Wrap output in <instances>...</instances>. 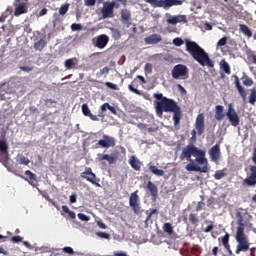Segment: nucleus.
I'll return each mask as SVG.
<instances>
[{
  "label": "nucleus",
  "mask_w": 256,
  "mask_h": 256,
  "mask_svg": "<svg viewBox=\"0 0 256 256\" xmlns=\"http://www.w3.org/2000/svg\"><path fill=\"white\" fill-rule=\"evenodd\" d=\"M215 119L216 121H223L225 119V107L222 105L215 106Z\"/></svg>",
  "instance_id": "obj_20"
},
{
  "label": "nucleus",
  "mask_w": 256,
  "mask_h": 256,
  "mask_svg": "<svg viewBox=\"0 0 256 256\" xmlns=\"http://www.w3.org/2000/svg\"><path fill=\"white\" fill-rule=\"evenodd\" d=\"M167 21L170 25H177V23H178L177 16H173L172 18H169Z\"/></svg>",
  "instance_id": "obj_57"
},
{
  "label": "nucleus",
  "mask_w": 256,
  "mask_h": 256,
  "mask_svg": "<svg viewBox=\"0 0 256 256\" xmlns=\"http://www.w3.org/2000/svg\"><path fill=\"white\" fill-rule=\"evenodd\" d=\"M128 89L129 91H131L132 93H135L136 95H141V91L133 87V85L131 84L128 85Z\"/></svg>",
  "instance_id": "obj_50"
},
{
  "label": "nucleus",
  "mask_w": 256,
  "mask_h": 256,
  "mask_svg": "<svg viewBox=\"0 0 256 256\" xmlns=\"http://www.w3.org/2000/svg\"><path fill=\"white\" fill-rule=\"evenodd\" d=\"M108 111L112 112L113 115H117V109H115V107L113 106H110L109 104H108Z\"/></svg>",
  "instance_id": "obj_61"
},
{
  "label": "nucleus",
  "mask_w": 256,
  "mask_h": 256,
  "mask_svg": "<svg viewBox=\"0 0 256 256\" xmlns=\"http://www.w3.org/2000/svg\"><path fill=\"white\" fill-rule=\"evenodd\" d=\"M78 219H80V221H89L91 218L89 216L85 215L84 213H79Z\"/></svg>",
  "instance_id": "obj_51"
},
{
  "label": "nucleus",
  "mask_w": 256,
  "mask_h": 256,
  "mask_svg": "<svg viewBox=\"0 0 256 256\" xmlns=\"http://www.w3.org/2000/svg\"><path fill=\"white\" fill-rule=\"evenodd\" d=\"M46 45L47 42L44 39H40L39 41L35 42L34 49H36V51H43Z\"/></svg>",
  "instance_id": "obj_25"
},
{
  "label": "nucleus",
  "mask_w": 256,
  "mask_h": 256,
  "mask_svg": "<svg viewBox=\"0 0 256 256\" xmlns=\"http://www.w3.org/2000/svg\"><path fill=\"white\" fill-rule=\"evenodd\" d=\"M69 7H70L69 3H66V4L62 5L59 9V14L60 15H67V11H69Z\"/></svg>",
  "instance_id": "obj_38"
},
{
  "label": "nucleus",
  "mask_w": 256,
  "mask_h": 256,
  "mask_svg": "<svg viewBox=\"0 0 256 256\" xmlns=\"http://www.w3.org/2000/svg\"><path fill=\"white\" fill-rule=\"evenodd\" d=\"M129 205L131 209L134 211L135 215H139V213H143V210H141V200L139 198V190H136L130 194Z\"/></svg>",
  "instance_id": "obj_7"
},
{
  "label": "nucleus",
  "mask_w": 256,
  "mask_h": 256,
  "mask_svg": "<svg viewBox=\"0 0 256 256\" xmlns=\"http://www.w3.org/2000/svg\"><path fill=\"white\" fill-rule=\"evenodd\" d=\"M0 151L1 153H7L9 151V145L6 140H0Z\"/></svg>",
  "instance_id": "obj_35"
},
{
  "label": "nucleus",
  "mask_w": 256,
  "mask_h": 256,
  "mask_svg": "<svg viewBox=\"0 0 256 256\" xmlns=\"http://www.w3.org/2000/svg\"><path fill=\"white\" fill-rule=\"evenodd\" d=\"M176 20L178 23H187V16L178 15V16H176Z\"/></svg>",
  "instance_id": "obj_45"
},
{
  "label": "nucleus",
  "mask_w": 256,
  "mask_h": 256,
  "mask_svg": "<svg viewBox=\"0 0 256 256\" xmlns=\"http://www.w3.org/2000/svg\"><path fill=\"white\" fill-rule=\"evenodd\" d=\"M154 98L157 99L155 102V111L158 117H163V113H173V121L175 127L180 125L183 113L181 107L177 105V102L173 99H169L163 96L162 93H155Z\"/></svg>",
  "instance_id": "obj_2"
},
{
  "label": "nucleus",
  "mask_w": 256,
  "mask_h": 256,
  "mask_svg": "<svg viewBox=\"0 0 256 256\" xmlns=\"http://www.w3.org/2000/svg\"><path fill=\"white\" fill-rule=\"evenodd\" d=\"M77 58H70V59H67L65 61V67L66 69H73V67H75V65H77Z\"/></svg>",
  "instance_id": "obj_30"
},
{
  "label": "nucleus",
  "mask_w": 256,
  "mask_h": 256,
  "mask_svg": "<svg viewBox=\"0 0 256 256\" xmlns=\"http://www.w3.org/2000/svg\"><path fill=\"white\" fill-rule=\"evenodd\" d=\"M129 165L134 169V171H141V161H139L135 156L130 157Z\"/></svg>",
  "instance_id": "obj_22"
},
{
  "label": "nucleus",
  "mask_w": 256,
  "mask_h": 256,
  "mask_svg": "<svg viewBox=\"0 0 256 256\" xmlns=\"http://www.w3.org/2000/svg\"><path fill=\"white\" fill-rule=\"evenodd\" d=\"M146 3H149L152 7H164V9H169L174 5H183L181 0H144Z\"/></svg>",
  "instance_id": "obj_6"
},
{
  "label": "nucleus",
  "mask_w": 256,
  "mask_h": 256,
  "mask_svg": "<svg viewBox=\"0 0 256 256\" xmlns=\"http://www.w3.org/2000/svg\"><path fill=\"white\" fill-rule=\"evenodd\" d=\"M121 20L126 27H131V12L127 9L121 10Z\"/></svg>",
  "instance_id": "obj_19"
},
{
  "label": "nucleus",
  "mask_w": 256,
  "mask_h": 256,
  "mask_svg": "<svg viewBox=\"0 0 256 256\" xmlns=\"http://www.w3.org/2000/svg\"><path fill=\"white\" fill-rule=\"evenodd\" d=\"M163 231H164V233H167V235H173V233H174L173 225L169 222L164 223Z\"/></svg>",
  "instance_id": "obj_29"
},
{
  "label": "nucleus",
  "mask_w": 256,
  "mask_h": 256,
  "mask_svg": "<svg viewBox=\"0 0 256 256\" xmlns=\"http://www.w3.org/2000/svg\"><path fill=\"white\" fill-rule=\"evenodd\" d=\"M208 153L211 161L217 162L219 159H221V146L219 144H215L212 148H210Z\"/></svg>",
  "instance_id": "obj_14"
},
{
  "label": "nucleus",
  "mask_w": 256,
  "mask_h": 256,
  "mask_svg": "<svg viewBox=\"0 0 256 256\" xmlns=\"http://www.w3.org/2000/svg\"><path fill=\"white\" fill-rule=\"evenodd\" d=\"M83 29V26L81 24L74 23L71 25L72 31H81Z\"/></svg>",
  "instance_id": "obj_46"
},
{
  "label": "nucleus",
  "mask_w": 256,
  "mask_h": 256,
  "mask_svg": "<svg viewBox=\"0 0 256 256\" xmlns=\"http://www.w3.org/2000/svg\"><path fill=\"white\" fill-rule=\"evenodd\" d=\"M241 79H242L243 85H245V87H251L253 85V79L250 78L249 76H244Z\"/></svg>",
  "instance_id": "obj_36"
},
{
  "label": "nucleus",
  "mask_w": 256,
  "mask_h": 256,
  "mask_svg": "<svg viewBox=\"0 0 256 256\" xmlns=\"http://www.w3.org/2000/svg\"><path fill=\"white\" fill-rule=\"evenodd\" d=\"M21 71H25L26 73H30V71H33V67L29 66H20Z\"/></svg>",
  "instance_id": "obj_58"
},
{
  "label": "nucleus",
  "mask_w": 256,
  "mask_h": 256,
  "mask_svg": "<svg viewBox=\"0 0 256 256\" xmlns=\"http://www.w3.org/2000/svg\"><path fill=\"white\" fill-rule=\"evenodd\" d=\"M109 71H110L109 67L106 66V67L100 69V71H98L96 73V77L100 78V77H103V75H105V77H107V75H109Z\"/></svg>",
  "instance_id": "obj_34"
},
{
  "label": "nucleus",
  "mask_w": 256,
  "mask_h": 256,
  "mask_svg": "<svg viewBox=\"0 0 256 256\" xmlns=\"http://www.w3.org/2000/svg\"><path fill=\"white\" fill-rule=\"evenodd\" d=\"M144 69L146 73H152L153 65L151 63H146Z\"/></svg>",
  "instance_id": "obj_54"
},
{
  "label": "nucleus",
  "mask_w": 256,
  "mask_h": 256,
  "mask_svg": "<svg viewBox=\"0 0 256 256\" xmlns=\"http://www.w3.org/2000/svg\"><path fill=\"white\" fill-rule=\"evenodd\" d=\"M173 79H179L180 77H189V68L183 64H177L172 69Z\"/></svg>",
  "instance_id": "obj_11"
},
{
  "label": "nucleus",
  "mask_w": 256,
  "mask_h": 256,
  "mask_svg": "<svg viewBox=\"0 0 256 256\" xmlns=\"http://www.w3.org/2000/svg\"><path fill=\"white\" fill-rule=\"evenodd\" d=\"M181 161L187 159L190 163L186 165V171H196L198 173L209 172V161L205 157V150L197 148L194 144H188L180 154Z\"/></svg>",
  "instance_id": "obj_1"
},
{
  "label": "nucleus",
  "mask_w": 256,
  "mask_h": 256,
  "mask_svg": "<svg viewBox=\"0 0 256 256\" xmlns=\"http://www.w3.org/2000/svg\"><path fill=\"white\" fill-rule=\"evenodd\" d=\"M252 161L254 165L250 166L249 176L242 181L243 187H255L256 185V148L252 154Z\"/></svg>",
  "instance_id": "obj_5"
},
{
  "label": "nucleus",
  "mask_w": 256,
  "mask_h": 256,
  "mask_svg": "<svg viewBox=\"0 0 256 256\" xmlns=\"http://www.w3.org/2000/svg\"><path fill=\"white\" fill-rule=\"evenodd\" d=\"M145 213L147 214V218L145 220V224L147 225V223H149V221H151V218L153 217V215H159V210H157V209H152L151 211L146 210Z\"/></svg>",
  "instance_id": "obj_28"
},
{
  "label": "nucleus",
  "mask_w": 256,
  "mask_h": 256,
  "mask_svg": "<svg viewBox=\"0 0 256 256\" xmlns=\"http://www.w3.org/2000/svg\"><path fill=\"white\" fill-rule=\"evenodd\" d=\"M18 163L19 165H28L29 163H31V160H29V158L25 156H20L18 159Z\"/></svg>",
  "instance_id": "obj_39"
},
{
  "label": "nucleus",
  "mask_w": 256,
  "mask_h": 256,
  "mask_svg": "<svg viewBox=\"0 0 256 256\" xmlns=\"http://www.w3.org/2000/svg\"><path fill=\"white\" fill-rule=\"evenodd\" d=\"M84 3L86 7H93L95 6V3H97V0H85Z\"/></svg>",
  "instance_id": "obj_55"
},
{
  "label": "nucleus",
  "mask_w": 256,
  "mask_h": 256,
  "mask_svg": "<svg viewBox=\"0 0 256 256\" xmlns=\"http://www.w3.org/2000/svg\"><path fill=\"white\" fill-rule=\"evenodd\" d=\"M184 41L183 39L179 38V37H176L173 39V44L176 46V47H181V45H183Z\"/></svg>",
  "instance_id": "obj_44"
},
{
  "label": "nucleus",
  "mask_w": 256,
  "mask_h": 256,
  "mask_svg": "<svg viewBox=\"0 0 256 256\" xmlns=\"http://www.w3.org/2000/svg\"><path fill=\"white\" fill-rule=\"evenodd\" d=\"M189 221L191 225H197V223H199V217L197 216V214L191 213L189 215Z\"/></svg>",
  "instance_id": "obj_37"
},
{
  "label": "nucleus",
  "mask_w": 256,
  "mask_h": 256,
  "mask_svg": "<svg viewBox=\"0 0 256 256\" xmlns=\"http://www.w3.org/2000/svg\"><path fill=\"white\" fill-rule=\"evenodd\" d=\"M101 159H102V161H108V163L110 165H113V163H115V161H117V158H115L114 156H111L109 154H104Z\"/></svg>",
  "instance_id": "obj_33"
},
{
  "label": "nucleus",
  "mask_w": 256,
  "mask_h": 256,
  "mask_svg": "<svg viewBox=\"0 0 256 256\" xmlns=\"http://www.w3.org/2000/svg\"><path fill=\"white\" fill-rule=\"evenodd\" d=\"M227 174L225 172H223L222 170H218L216 171V173L214 174V179H216L217 181H219L220 179H223V177H225Z\"/></svg>",
  "instance_id": "obj_40"
},
{
  "label": "nucleus",
  "mask_w": 256,
  "mask_h": 256,
  "mask_svg": "<svg viewBox=\"0 0 256 256\" xmlns=\"http://www.w3.org/2000/svg\"><path fill=\"white\" fill-rule=\"evenodd\" d=\"M11 241H12L13 243H21V241H23V237H21V236H13V237L11 238Z\"/></svg>",
  "instance_id": "obj_56"
},
{
  "label": "nucleus",
  "mask_w": 256,
  "mask_h": 256,
  "mask_svg": "<svg viewBox=\"0 0 256 256\" xmlns=\"http://www.w3.org/2000/svg\"><path fill=\"white\" fill-rule=\"evenodd\" d=\"M202 209H205V202L199 201L196 206V211L199 212L202 211Z\"/></svg>",
  "instance_id": "obj_52"
},
{
  "label": "nucleus",
  "mask_w": 256,
  "mask_h": 256,
  "mask_svg": "<svg viewBox=\"0 0 256 256\" xmlns=\"http://www.w3.org/2000/svg\"><path fill=\"white\" fill-rule=\"evenodd\" d=\"M146 189L149 191L152 201H157V197H159V188H157V185L151 181H148Z\"/></svg>",
  "instance_id": "obj_15"
},
{
  "label": "nucleus",
  "mask_w": 256,
  "mask_h": 256,
  "mask_svg": "<svg viewBox=\"0 0 256 256\" xmlns=\"http://www.w3.org/2000/svg\"><path fill=\"white\" fill-rule=\"evenodd\" d=\"M235 80V87L240 95V97H242V101H247V90H245V87H243L241 85V82L239 81V77L238 76H234Z\"/></svg>",
  "instance_id": "obj_16"
},
{
  "label": "nucleus",
  "mask_w": 256,
  "mask_h": 256,
  "mask_svg": "<svg viewBox=\"0 0 256 256\" xmlns=\"http://www.w3.org/2000/svg\"><path fill=\"white\" fill-rule=\"evenodd\" d=\"M108 107H109V103H104V104L101 106V111H102V113H104V111H107Z\"/></svg>",
  "instance_id": "obj_63"
},
{
  "label": "nucleus",
  "mask_w": 256,
  "mask_h": 256,
  "mask_svg": "<svg viewBox=\"0 0 256 256\" xmlns=\"http://www.w3.org/2000/svg\"><path fill=\"white\" fill-rule=\"evenodd\" d=\"M97 225L100 229H107V225L101 221H98Z\"/></svg>",
  "instance_id": "obj_62"
},
{
  "label": "nucleus",
  "mask_w": 256,
  "mask_h": 256,
  "mask_svg": "<svg viewBox=\"0 0 256 256\" xmlns=\"http://www.w3.org/2000/svg\"><path fill=\"white\" fill-rule=\"evenodd\" d=\"M98 145L103 149H109V147H115V138L109 135H103V139L98 141Z\"/></svg>",
  "instance_id": "obj_13"
},
{
  "label": "nucleus",
  "mask_w": 256,
  "mask_h": 256,
  "mask_svg": "<svg viewBox=\"0 0 256 256\" xmlns=\"http://www.w3.org/2000/svg\"><path fill=\"white\" fill-rule=\"evenodd\" d=\"M221 69L224 71V73H226V75H231V67L227 61L223 60L221 62Z\"/></svg>",
  "instance_id": "obj_32"
},
{
  "label": "nucleus",
  "mask_w": 256,
  "mask_h": 256,
  "mask_svg": "<svg viewBox=\"0 0 256 256\" xmlns=\"http://www.w3.org/2000/svg\"><path fill=\"white\" fill-rule=\"evenodd\" d=\"M149 171H151V173H153L154 175H157V177H163V175H165V171L157 168L156 166H150Z\"/></svg>",
  "instance_id": "obj_26"
},
{
  "label": "nucleus",
  "mask_w": 256,
  "mask_h": 256,
  "mask_svg": "<svg viewBox=\"0 0 256 256\" xmlns=\"http://www.w3.org/2000/svg\"><path fill=\"white\" fill-rule=\"evenodd\" d=\"M46 107H53V105H57V101L52 99H46L45 100Z\"/></svg>",
  "instance_id": "obj_48"
},
{
  "label": "nucleus",
  "mask_w": 256,
  "mask_h": 256,
  "mask_svg": "<svg viewBox=\"0 0 256 256\" xmlns=\"http://www.w3.org/2000/svg\"><path fill=\"white\" fill-rule=\"evenodd\" d=\"M115 7H119L115 2H104L101 9L103 19L115 17Z\"/></svg>",
  "instance_id": "obj_9"
},
{
  "label": "nucleus",
  "mask_w": 256,
  "mask_h": 256,
  "mask_svg": "<svg viewBox=\"0 0 256 256\" xmlns=\"http://www.w3.org/2000/svg\"><path fill=\"white\" fill-rule=\"evenodd\" d=\"M186 51L191 55L194 61H197L202 67H215V62L211 60L209 54L197 42L189 39L185 40Z\"/></svg>",
  "instance_id": "obj_3"
},
{
  "label": "nucleus",
  "mask_w": 256,
  "mask_h": 256,
  "mask_svg": "<svg viewBox=\"0 0 256 256\" xmlns=\"http://www.w3.org/2000/svg\"><path fill=\"white\" fill-rule=\"evenodd\" d=\"M248 103H250V105H255L256 103V88H251L250 89V96L248 97Z\"/></svg>",
  "instance_id": "obj_27"
},
{
  "label": "nucleus",
  "mask_w": 256,
  "mask_h": 256,
  "mask_svg": "<svg viewBox=\"0 0 256 256\" xmlns=\"http://www.w3.org/2000/svg\"><path fill=\"white\" fill-rule=\"evenodd\" d=\"M106 87H108V89H112L113 91H117V86L116 84H113V82H105Z\"/></svg>",
  "instance_id": "obj_53"
},
{
  "label": "nucleus",
  "mask_w": 256,
  "mask_h": 256,
  "mask_svg": "<svg viewBox=\"0 0 256 256\" xmlns=\"http://www.w3.org/2000/svg\"><path fill=\"white\" fill-rule=\"evenodd\" d=\"M82 113L86 117H89V115H91V110L89 109V106L87 104L82 105Z\"/></svg>",
  "instance_id": "obj_41"
},
{
  "label": "nucleus",
  "mask_w": 256,
  "mask_h": 256,
  "mask_svg": "<svg viewBox=\"0 0 256 256\" xmlns=\"http://www.w3.org/2000/svg\"><path fill=\"white\" fill-rule=\"evenodd\" d=\"M27 13V4L21 3L18 7L15 8L14 15L15 17H19V15H23Z\"/></svg>",
  "instance_id": "obj_23"
},
{
  "label": "nucleus",
  "mask_w": 256,
  "mask_h": 256,
  "mask_svg": "<svg viewBox=\"0 0 256 256\" xmlns=\"http://www.w3.org/2000/svg\"><path fill=\"white\" fill-rule=\"evenodd\" d=\"M25 175H27L30 185H33V181H37V175L31 172V170H26Z\"/></svg>",
  "instance_id": "obj_31"
},
{
  "label": "nucleus",
  "mask_w": 256,
  "mask_h": 256,
  "mask_svg": "<svg viewBox=\"0 0 256 256\" xmlns=\"http://www.w3.org/2000/svg\"><path fill=\"white\" fill-rule=\"evenodd\" d=\"M229 233H226L222 238L221 242L223 247L226 249V251L229 253V255H233V251L231 250V245L229 244Z\"/></svg>",
  "instance_id": "obj_21"
},
{
  "label": "nucleus",
  "mask_w": 256,
  "mask_h": 256,
  "mask_svg": "<svg viewBox=\"0 0 256 256\" xmlns=\"http://www.w3.org/2000/svg\"><path fill=\"white\" fill-rule=\"evenodd\" d=\"M80 177L82 179H86V181L92 183V185H95L96 187H101V184H99L101 179L97 178V175L93 173V169H91V167H86L85 171L80 174Z\"/></svg>",
  "instance_id": "obj_8"
},
{
  "label": "nucleus",
  "mask_w": 256,
  "mask_h": 256,
  "mask_svg": "<svg viewBox=\"0 0 256 256\" xmlns=\"http://www.w3.org/2000/svg\"><path fill=\"white\" fill-rule=\"evenodd\" d=\"M62 251L68 255H73L75 253V251L69 246L64 247Z\"/></svg>",
  "instance_id": "obj_49"
},
{
  "label": "nucleus",
  "mask_w": 256,
  "mask_h": 256,
  "mask_svg": "<svg viewBox=\"0 0 256 256\" xmlns=\"http://www.w3.org/2000/svg\"><path fill=\"white\" fill-rule=\"evenodd\" d=\"M204 29H205L206 31H212V30H213V26H212L211 24H209V22H206V23L204 24Z\"/></svg>",
  "instance_id": "obj_59"
},
{
  "label": "nucleus",
  "mask_w": 256,
  "mask_h": 256,
  "mask_svg": "<svg viewBox=\"0 0 256 256\" xmlns=\"http://www.w3.org/2000/svg\"><path fill=\"white\" fill-rule=\"evenodd\" d=\"M195 129L198 135L205 133V114L203 113L198 114L195 121Z\"/></svg>",
  "instance_id": "obj_12"
},
{
  "label": "nucleus",
  "mask_w": 256,
  "mask_h": 256,
  "mask_svg": "<svg viewBox=\"0 0 256 256\" xmlns=\"http://www.w3.org/2000/svg\"><path fill=\"white\" fill-rule=\"evenodd\" d=\"M70 203H77V194H72L70 196Z\"/></svg>",
  "instance_id": "obj_60"
},
{
  "label": "nucleus",
  "mask_w": 256,
  "mask_h": 256,
  "mask_svg": "<svg viewBox=\"0 0 256 256\" xmlns=\"http://www.w3.org/2000/svg\"><path fill=\"white\" fill-rule=\"evenodd\" d=\"M235 239L238 243L235 250L236 255H239V253H247L250 245L249 238H247L245 234V225L241 222L237 227Z\"/></svg>",
  "instance_id": "obj_4"
},
{
  "label": "nucleus",
  "mask_w": 256,
  "mask_h": 256,
  "mask_svg": "<svg viewBox=\"0 0 256 256\" xmlns=\"http://www.w3.org/2000/svg\"><path fill=\"white\" fill-rule=\"evenodd\" d=\"M107 43H109V36L101 34L96 38L95 47L98 49H105V47H107Z\"/></svg>",
  "instance_id": "obj_17"
},
{
  "label": "nucleus",
  "mask_w": 256,
  "mask_h": 256,
  "mask_svg": "<svg viewBox=\"0 0 256 256\" xmlns=\"http://www.w3.org/2000/svg\"><path fill=\"white\" fill-rule=\"evenodd\" d=\"M226 117L228 118L232 127H237V125H239V123H241L239 114H237V111H235V108H233V104L228 105V111L226 113Z\"/></svg>",
  "instance_id": "obj_10"
},
{
  "label": "nucleus",
  "mask_w": 256,
  "mask_h": 256,
  "mask_svg": "<svg viewBox=\"0 0 256 256\" xmlns=\"http://www.w3.org/2000/svg\"><path fill=\"white\" fill-rule=\"evenodd\" d=\"M225 45H227V37H223L217 42V47H223Z\"/></svg>",
  "instance_id": "obj_47"
},
{
  "label": "nucleus",
  "mask_w": 256,
  "mask_h": 256,
  "mask_svg": "<svg viewBox=\"0 0 256 256\" xmlns=\"http://www.w3.org/2000/svg\"><path fill=\"white\" fill-rule=\"evenodd\" d=\"M9 17V8L6 9L0 16V23H5V20Z\"/></svg>",
  "instance_id": "obj_42"
},
{
  "label": "nucleus",
  "mask_w": 256,
  "mask_h": 256,
  "mask_svg": "<svg viewBox=\"0 0 256 256\" xmlns=\"http://www.w3.org/2000/svg\"><path fill=\"white\" fill-rule=\"evenodd\" d=\"M96 235L101 239H111V235H109L107 232H97Z\"/></svg>",
  "instance_id": "obj_43"
},
{
  "label": "nucleus",
  "mask_w": 256,
  "mask_h": 256,
  "mask_svg": "<svg viewBox=\"0 0 256 256\" xmlns=\"http://www.w3.org/2000/svg\"><path fill=\"white\" fill-rule=\"evenodd\" d=\"M163 38L159 34H152L144 39L146 45H157V43H161Z\"/></svg>",
  "instance_id": "obj_18"
},
{
  "label": "nucleus",
  "mask_w": 256,
  "mask_h": 256,
  "mask_svg": "<svg viewBox=\"0 0 256 256\" xmlns=\"http://www.w3.org/2000/svg\"><path fill=\"white\" fill-rule=\"evenodd\" d=\"M114 256H128L125 252H114Z\"/></svg>",
  "instance_id": "obj_64"
},
{
  "label": "nucleus",
  "mask_w": 256,
  "mask_h": 256,
  "mask_svg": "<svg viewBox=\"0 0 256 256\" xmlns=\"http://www.w3.org/2000/svg\"><path fill=\"white\" fill-rule=\"evenodd\" d=\"M240 31L243 35H246V37H253V32H251L248 25L240 24Z\"/></svg>",
  "instance_id": "obj_24"
}]
</instances>
